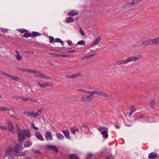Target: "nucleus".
I'll list each match as a JSON object with an SVG mask.
<instances>
[{"instance_id": "2", "label": "nucleus", "mask_w": 159, "mask_h": 159, "mask_svg": "<svg viewBox=\"0 0 159 159\" xmlns=\"http://www.w3.org/2000/svg\"><path fill=\"white\" fill-rule=\"evenodd\" d=\"M157 41V38L153 39H149L143 41L142 44L145 45L157 44H158Z\"/></svg>"}, {"instance_id": "19", "label": "nucleus", "mask_w": 159, "mask_h": 159, "mask_svg": "<svg viewBox=\"0 0 159 159\" xmlns=\"http://www.w3.org/2000/svg\"><path fill=\"white\" fill-rule=\"evenodd\" d=\"M68 157L70 159H79L78 156L75 154H70Z\"/></svg>"}, {"instance_id": "7", "label": "nucleus", "mask_w": 159, "mask_h": 159, "mask_svg": "<svg viewBox=\"0 0 159 159\" xmlns=\"http://www.w3.org/2000/svg\"><path fill=\"white\" fill-rule=\"evenodd\" d=\"M0 72L2 74L4 75L7 76L8 77L11 79L13 80H15L16 81H18L19 80V79L16 76H15L11 75L8 74L2 71H0Z\"/></svg>"}, {"instance_id": "33", "label": "nucleus", "mask_w": 159, "mask_h": 159, "mask_svg": "<svg viewBox=\"0 0 159 159\" xmlns=\"http://www.w3.org/2000/svg\"><path fill=\"white\" fill-rule=\"evenodd\" d=\"M19 149L18 146L17 144L14 148V152L16 153V154H17L19 152Z\"/></svg>"}, {"instance_id": "63", "label": "nucleus", "mask_w": 159, "mask_h": 159, "mask_svg": "<svg viewBox=\"0 0 159 159\" xmlns=\"http://www.w3.org/2000/svg\"><path fill=\"white\" fill-rule=\"evenodd\" d=\"M32 125H33V128L34 129H37V130L38 129V128L37 127H35L33 123H32Z\"/></svg>"}, {"instance_id": "10", "label": "nucleus", "mask_w": 159, "mask_h": 159, "mask_svg": "<svg viewBox=\"0 0 159 159\" xmlns=\"http://www.w3.org/2000/svg\"><path fill=\"white\" fill-rule=\"evenodd\" d=\"M79 12L77 10H72L67 13V15L70 16H75L78 15Z\"/></svg>"}, {"instance_id": "36", "label": "nucleus", "mask_w": 159, "mask_h": 159, "mask_svg": "<svg viewBox=\"0 0 159 159\" xmlns=\"http://www.w3.org/2000/svg\"><path fill=\"white\" fill-rule=\"evenodd\" d=\"M11 110V109L9 108H8L6 107H0V111H5L6 110Z\"/></svg>"}, {"instance_id": "47", "label": "nucleus", "mask_w": 159, "mask_h": 159, "mask_svg": "<svg viewBox=\"0 0 159 159\" xmlns=\"http://www.w3.org/2000/svg\"><path fill=\"white\" fill-rule=\"evenodd\" d=\"M113 158V156L111 155H109L108 156H107L105 159H112Z\"/></svg>"}, {"instance_id": "21", "label": "nucleus", "mask_w": 159, "mask_h": 159, "mask_svg": "<svg viewBox=\"0 0 159 159\" xmlns=\"http://www.w3.org/2000/svg\"><path fill=\"white\" fill-rule=\"evenodd\" d=\"M41 35V34L35 31H33L31 33V37H35L37 36H40Z\"/></svg>"}, {"instance_id": "22", "label": "nucleus", "mask_w": 159, "mask_h": 159, "mask_svg": "<svg viewBox=\"0 0 159 159\" xmlns=\"http://www.w3.org/2000/svg\"><path fill=\"white\" fill-rule=\"evenodd\" d=\"M39 77L40 78H43L45 79H51V78L50 77L42 73H41Z\"/></svg>"}, {"instance_id": "55", "label": "nucleus", "mask_w": 159, "mask_h": 159, "mask_svg": "<svg viewBox=\"0 0 159 159\" xmlns=\"http://www.w3.org/2000/svg\"><path fill=\"white\" fill-rule=\"evenodd\" d=\"M80 34L84 36V34L81 28H80Z\"/></svg>"}, {"instance_id": "40", "label": "nucleus", "mask_w": 159, "mask_h": 159, "mask_svg": "<svg viewBox=\"0 0 159 159\" xmlns=\"http://www.w3.org/2000/svg\"><path fill=\"white\" fill-rule=\"evenodd\" d=\"M85 44V42L83 40L79 41L77 43V45H84Z\"/></svg>"}, {"instance_id": "1", "label": "nucleus", "mask_w": 159, "mask_h": 159, "mask_svg": "<svg viewBox=\"0 0 159 159\" xmlns=\"http://www.w3.org/2000/svg\"><path fill=\"white\" fill-rule=\"evenodd\" d=\"M142 58V56L141 55H138L136 56H132L128 58L126 60H122L118 61L116 62V64L119 66L122 64H126L131 61H135L138 60H139Z\"/></svg>"}, {"instance_id": "17", "label": "nucleus", "mask_w": 159, "mask_h": 159, "mask_svg": "<svg viewBox=\"0 0 159 159\" xmlns=\"http://www.w3.org/2000/svg\"><path fill=\"white\" fill-rule=\"evenodd\" d=\"M13 151V148L11 147H9L8 148L6 151V153L4 155L5 156H7L11 153H12Z\"/></svg>"}, {"instance_id": "35", "label": "nucleus", "mask_w": 159, "mask_h": 159, "mask_svg": "<svg viewBox=\"0 0 159 159\" xmlns=\"http://www.w3.org/2000/svg\"><path fill=\"white\" fill-rule=\"evenodd\" d=\"M17 30L22 34L24 33L27 32H28V30L23 29H18Z\"/></svg>"}, {"instance_id": "64", "label": "nucleus", "mask_w": 159, "mask_h": 159, "mask_svg": "<svg viewBox=\"0 0 159 159\" xmlns=\"http://www.w3.org/2000/svg\"><path fill=\"white\" fill-rule=\"evenodd\" d=\"M51 50L56 52H58L59 50L55 48H52L51 49Z\"/></svg>"}, {"instance_id": "16", "label": "nucleus", "mask_w": 159, "mask_h": 159, "mask_svg": "<svg viewBox=\"0 0 159 159\" xmlns=\"http://www.w3.org/2000/svg\"><path fill=\"white\" fill-rule=\"evenodd\" d=\"M25 136L28 138L30 137L31 136L30 131L27 129H23L22 131Z\"/></svg>"}, {"instance_id": "3", "label": "nucleus", "mask_w": 159, "mask_h": 159, "mask_svg": "<svg viewBox=\"0 0 159 159\" xmlns=\"http://www.w3.org/2000/svg\"><path fill=\"white\" fill-rule=\"evenodd\" d=\"M98 130L101 132L103 138L107 139L108 137V129L105 127H101L98 128Z\"/></svg>"}, {"instance_id": "30", "label": "nucleus", "mask_w": 159, "mask_h": 159, "mask_svg": "<svg viewBox=\"0 0 159 159\" xmlns=\"http://www.w3.org/2000/svg\"><path fill=\"white\" fill-rule=\"evenodd\" d=\"M7 159H18L17 156H16L15 154H12L10 155Z\"/></svg>"}, {"instance_id": "24", "label": "nucleus", "mask_w": 159, "mask_h": 159, "mask_svg": "<svg viewBox=\"0 0 159 159\" xmlns=\"http://www.w3.org/2000/svg\"><path fill=\"white\" fill-rule=\"evenodd\" d=\"M32 145V143L30 141H26L24 142V146L25 148L30 147Z\"/></svg>"}, {"instance_id": "50", "label": "nucleus", "mask_w": 159, "mask_h": 159, "mask_svg": "<svg viewBox=\"0 0 159 159\" xmlns=\"http://www.w3.org/2000/svg\"><path fill=\"white\" fill-rule=\"evenodd\" d=\"M61 40L59 38H56L55 39L54 42L60 43L61 41Z\"/></svg>"}, {"instance_id": "46", "label": "nucleus", "mask_w": 159, "mask_h": 159, "mask_svg": "<svg viewBox=\"0 0 159 159\" xmlns=\"http://www.w3.org/2000/svg\"><path fill=\"white\" fill-rule=\"evenodd\" d=\"M18 145V147L19 149V150H22L23 149V147L22 146L20 145V144H17Z\"/></svg>"}, {"instance_id": "48", "label": "nucleus", "mask_w": 159, "mask_h": 159, "mask_svg": "<svg viewBox=\"0 0 159 159\" xmlns=\"http://www.w3.org/2000/svg\"><path fill=\"white\" fill-rule=\"evenodd\" d=\"M88 158H91V157L93 156V154L91 153H89L87 155Z\"/></svg>"}, {"instance_id": "59", "label": "nucleus", "mask_w": 159, "mask_h": 159, "mask_svg": "<svg viewBox=\"0 0 159 159\" xmlns=\"http://www.w3.org/2000/svg\"><path fill=\"white\" fill-rule=\"evenodd\" d=\"M53 56L54 57H60V54L54 53V54H53Z\"/></svg>"}, {"instance_id": "18", "label": "nucleus", "mask_w": 159, "mask_h": 159, "mask_svg": "<svg viewBox=\"0 0 159 159\" xmlns=\"http://www.w3.org/2000/svg\"><path fill=\"white\" fill-rule=\"evenodd\" d=\"M62 132L63 133L66 138L68 139H70L69 135V133L67 130H62Z\"/></svg>"}, {"instance_id": "42", "label": "nucleus", "mask_w": 159, "mask_h": 159, "mask_svg": "<svg viewBox=\"0 0 159 159\" xmlns=\"http://www.w3.org/2000/svg\"><path fill=\"white\" fill-rule=\"evenodd\" d=\"M7 127L4 126H2L0 125V129L2 130H6L7 129Z\"/></svg>"}, {"instance_id": "34", "label": "nucleus", "mask_w": 159, "mask_h": 159, "mask_svg": "<svg viewBox=\"0 0 159 159\" xmlns=\"http://www.w3.org/2000/svg\"><path fill=\"white\" fill-rule=\"evenodd\" d=\"M32 69H27L26 68H20V70L22 71H25L27 72L30 73H31V72H30V71H31Z\"/></svg>"}, {"instance_id": "31", "label": "nucleus", "mask_w": 159, "mask_h": 159, "mask_svg": "<svg viewBox=\"0 0 159 159\" xmlns=\"http://www.w3.org/2000/svg\"><path fill=\"white\" fill-rule=\"evenodd\" d=\"M23 113L26 116H33V111H26L23 112Z\"/></svg>"}, {"instance_id": "61", "label": "nucleus", "mask_w": 159, "mask_h": 159, "mask_svg": "<svg viewBox=\"0 0 159 159\" xmlns=\"http://www.w3.org/2000/svg\"><path fill=\"white\" fill-rule=\"evenodd\" d=\"M34 152L35 153H38L39 154H41V152L39 150H36L34 151Z\"/></svg>"}, {"instance_id": "14", "label": "nucleus", "mask_w": 159, "mask_h": 159, "mask_svg": "<svg viewBox=\"0 0 159 159\" xmlns=\"http://www.w3.org/2000/svg\"><path fill=\"white\" fill-rule=\"evenodd\" d=\"M157 157V154L154 152H152L150 153L148 156V158L150 159H155Z\"/></svg>"}, {"instance_id": "28", "label": "nucleus", "mask_w": 159, "mask_h": 159, "mask_svg": "<svg viewBox=\"0 0 159 159\" xmlns=\"http://www.w3.org/2000/svg\"><path fill=\"white\" fill-rule=\"evenodd\" d=\"M74 21V19L71 17H68L67 18L66 20V22L67 23H69L70 22H73Z\"/></svg>"}, {"instance_id": "58", "label": "nucleus", "mask_w": 159, "mask_h": 159, "mask_svg": "<svg viewBox=\"0 0 159 159\" xmlns=\"http://www.w3.org/2000/svg\"><path fill=\"white\" fill-rule=\"evenodd\" d=\"M76 51L75 50H68L67 52V53H73L74 52H75Z\"/></svg>"}, {"instance_id": "45", "label": "nucleus", "mask_w": 159, "mask_h": 159, "mask_svg": "<svg viewBox=\"0 0 159 159\" xmlns=\"http://www.w3.org/2000/svg\"><path fill=\"white\" fill-rule=\"evenodd\" d=\"M49 39L50 40L49 42L50 43H52L54 40V38L52 36H49Z\"/></svg>"}, {"instance_id": "8", "label": "nucleus", "mask_w": 159, "mask_h": 159, "mask_svg": "<svg viewBox=\"0 0 159 159\" xmlns=\"http://www.w3.org/2000/svg\"><path fill=\"white\" fill-rule=\"evenodd\" d=\"M17 134L18 137V141L20 143H22L25 139V137L24 134L22 132L18 133Z\"/></svg>"}, {"instance_id": "9", "label": "nucleus", "mask_w": 159, "mask_h": 159, "mask_svg": "<svg viewBox=\"0 0 159 159\" xmlns=\"http://www.w3.org/2000/svg\"><path fill=\"white\" fill-rule=\"evenodd\" d=\"M7 124L8 127L9 131L11 133H14L15 132L14 130V127L12 122L10 121H8L7 122Z\"/></svg>"}, {"instance_id": "27", "label": "nucleus", "mask_w": 159, "mask_h": 159, "mask_svg": "<svg viewBox=\"0 0 159 159\" xmlns=\"http://www.w3.org/2000/svg\"><path fill=\"white\" fill-rule=\"evenodd\" d=\"M15 52L16 53V54L15 55L18 61H20L22 57L20 55L19 52L17 50H16Z\"/></svg>"}, {"instance_id": "43", "label": "nucleus", "mask_w": 159, "mask_h": 159, "mask_svg": "<svg viewBox=\"0 0 159 159\" xmlns=\"http://www.w3.org/2000/svg\"><path fill=\"white\" fill-rule=\"evenodd\" d=\"M134 5V4H133V2H129L128 3H127V6H128L129 7H131L132 6H133Z\"/></svg>"}, {"instance_id": "62", "label": "nucleus", "mask_w": 159, "mask_h": 159, "mask_svg": "<svg viewBox=\"0 0 159 159\" xmlns=\"http://www.w3.org/2000/svg\"><path fill=\"white\" fill-rule=\"evenodd\" d=\"M89 57H88V56H84V57H82L81 59V60H84V59H87V58H88Z\"/></svg>"}, {"instance_id": "54", "label": "nucleus", "mask_w": 159, "mask_h": 159, "mask_svg": "<svg viewBox=\"0 0 159 159\" xmlns=\"http://www.w3.org/2000/svg\"><path fill=\"white\" fill-rule=\"evenodd\" d=\"M22 100L25 102H27L29 100V98H24L22 97Z\"/></svg>"}, {"instance_id": "52", "label": "nucleus", "mask_w": 159, "mask_h": 159, "mask_svg": "<svg viewBox=\"0 0 159 159\" xmlns=\"http://www.w3.org/2000/svg\"><path fill=\"white\" fill-rule=\"evenodd\" d=\"M143 115H141L137 117L134 120H139V119L143 118Z\"/></svg>"}, {"instance_id": "11", "label": "nucleus", "mask_w": 159, "mask_h": 159, "mask_svg": "<svg viewBox=\"0 0 159 159\" xmlns=\"http://www.w3.org/2000/svg\"><path fill=\"white\" fill-rule=\"evenodd\" d=\"M45 135V139L47 140L48 141L49 140H52V137L50 132L47 131L46 132Z\"/></svg>"}, {"instance_id": "13", "label": "nucleus", "mask_w": 159, "mask_h": 159, "mask_svg": "<svg viewBox=\"0 0 159 159\" xmlns=\"http://www.w3.org/2000/svg\"><path fill=\"white\" fill-rule=\"evenodd\" d=\"M80 129L82 132H87L89 130L88 126L84 125L80 126Z\"/></svg>"}, {"instance_id": "37", "label": "nucleus", "mask_w": 159, "mask_h": 159, "mask_svg": "<svg viewBox=\"0 0 159 159\" xmlns=\"http://www.w3.org/2000/svg\"><path fill=\"white\" fill-rule=\"evenodd\" d=\"M16 131L17 133V134H18V133H19V132H21V129L19 126L17 124H16Z\"/></svg>"}, {"instance_id": "38", "label": "nucleus", "mask_w": 159, "mask_h": 159, "mask_svg": "<svg viewBox=\"0 0 159 159\" xmlns=\"http://www.w3.org/2000/svg\"><path fill=\"white\" fill-rule=\"evenodd\" d=\"M26 33H25L23 35V37L25 38H28L29 37H31V33H29L25 32Z\"/></svg>"}, {"instance_id": "53", "label": "nucleus", "mask_w": 159, "mask_h": 159, "mask_svg": "<svg viewBox=\"0 0 159 159\" xmlns=\"http://www.w3.org/2000/svg\"><path fill=\"white\" fill-rule=\"evenodd\" d=\"M133 4H135L138 3L139 2L138 0H133L132 1Z\"/></svg>"}, {"instance_id": "56", "label": "nucleus", "mask_w": 159, "mask_h": 159, "mask_svg": "<svg viewBox=\"0 0 159 159\" xmlns=\"http://www.w3.org/2000/svg\"><path fill=\"white\" fill-rule=\"evenodd\" d=\"M60 57H69V56L68 55H62L61 54H60Z\"/></svg>"}, {"instance_id": "20", "label": "nucleus", "mask_w": 159, "mask_h": 159, "mask_svg": "<svg viewBox=\"0 0 159 159\" xmlns=\"http://www.w3.org/2000/svg\"><path fill=\"white\" fill-rule=\"evenodd\" d=\"M35 136L36 137L39 139L40 140H44V139L42 134L40 133L39 132L36 133L35 134Z\"/></svg>"}, {"instance_id": "41", "label": "nucleus", "mask_w": 159, "mask_h": 159, "mask_svg": "<svg viewBox=\"0 0 159 159\" xmlns=\"http://www.w3.org/2000/svg\"><path fill=\"white\" fill-rule=\"evenodd\" d=\"M29 100L31 102H38V101L37 100L35 99H32L31 98H29Z\"/></svg>"}, {"instance_id": "49", "label": "nucleus", "mask_w": 159, "mask_h": 159, "mask_svg": "<svg viewBox=\"0 0 159 159\" xmlns=\"http://www.w3.org/2000/svg\"><path fill=\"white\" fill-rule=\"evenodd\" d=\"M25 52L26 53H30V54H33L34 53L33 51H29V50H26V51H25Z\"/></svg>"}, {"instance_id": "57", "label": "nucleus", "mask_w": 159, "mask_h": 159, "mask_svg": "<svg viewBox=\"0 0 159 159\" xmlns=\"http://www.w3.org/2000/svg\"><path fill=\"white\" fill-rule=\"evenodd\" d=\"M11 116L13 118H14L16 119L17 121L19 120V119L17 118L16 116L13 115H11Z\"/></svg>"}, {"instance_id": "5", "label": "nucleus", "mask_w": 159, "mask_h": 159, "mask_svg": "<svg viewBox=\"0 0 159 159\" xmlns=\"http://www.w3.org/2000/svg\"><path fill=\"white\" fill-rule=\"evenodd\" d=\"M93 98V96L84 95L82 96L81 99L82 101L84 102H89L92 101Z\"/></svg>"}, {"instance_id": "29", "label": "nucleus", "mask_w": 159, "mask_h": 159, "mask_svg": "<svg viewBox=\"0 0 159 159\" xmlns=\"http://www.w3.org/2000/svg\"><path fill=\"white\" fill-rule=\"evenodd\" d=\"M100 40L101 39L100 38H97L96 39V40L94 41V42L93 43L92 46H93L96 45L100 42Z\"/></svg>"}, {"instance_id": "60", "label": "nucleus", "mask_w": 159, "mask_h": 159, "mask_svg": "<svg viewBox=\"0 0 159 159\" xmlns=\"http://www.w3.org/2000/svg\"><path fill=\"white\" fill-rule=\"evenodd\" d=\"M67 42L69 45H70L72 44V42L70 40H67Z\"/></svg>"}, {"instance_id": "44", "label": "nucleus", "mask_w": 159, "mask_h": 159, "mask_svg": "<svg viewBox=\"0 0 159 159\" xmlns=\"http://www.w3.org/2000/svg\"><path fill=\"white\" fill-rule=\"evenodd\" d=\"M1 31L4 33H7L8 30V29H4L3 28H1L0 29Z\"/></svg>"}, {"instance_id": "6", "label": "nucleus", "mask_w": 159, "mask_h": 159, "mask_svg": "<svg viewBox=\"0 0 159 159\" xmlns=\"http://www.w3.org/2000/svg\"><path fill=\"white\" fill-rule=\"evenodd\" d=\"M37 85L39 86V87L41 88H46L52 86V83L49 82L40 83L39 82L37 81Z\"/></svg>"}, {"instance_id": "26", "label": "nucleus", "mask_w": 159, "mask_h": 159, "mask_svg": "<svg viewBox=\"0 0 159 159\" xmlns=\"http://www.w3.org/2000/svg\"><path fill=\"white\" fill-rule=\"evenodd\" d=\"M30 72H31V73H33L36 74V76H38L39 77L41 73V72L39 71L34 70H31V71H30Z\"/></svg>"}, {"instance_id": "12", "label": "nucleus", "mask_w": 159, "mask_h": 159, "mask_svg": "<svg viewBox=\"0 0 159 159\" xmlns=\"http://www.w3.org/2000/svg\"><path fill=\"white\" fill-rule=\"evenodd\" d=\"M42 111V108H41L38 110L36 113H34V112L33 111L32 116L34 118L37 117L41 114Z\"/></svg>"}, {"instance_id": "4", "label": "nucleus", "mask_w": 159, "mask_h": 159, "mask_svg": "<svg viewBox=\"0 0 159 159\" xmlns=\"http://www.w3.org/2000/svg\"><path fill=\"white\" fill-rule=\"evenodd\" d=\"M85 93L87 94H89L90 96H93V95L95 94L99 96H103L105 97H107L108 96V95L106 93H104L102 92L97 91H90L86 90Z\"/></svg>"}, {"instance_id": "39", "label": "nucleus", "mask_w": 159, "mask_h": 159, "mask_svg": "<svg viewBox=\"0 0 159 159\" xmlns=\"http://www.w3.org/2000/svg\"><path fill=\"white\" fill-rule=\"evenodd\" d=\"M52 147L51 150H55V152H58V149L55 146H49Z\"/></svg>"}, {"instance_id": "23", "label": "nucleus", "mask_w": 159, "mask_h": 159, "mask_svg": "<svg viewBox=\"0 0 159 159\" xmlns=\"http://www.w3.org/2000/svg\"><path fill=\"white\" fill-rule=\"evenodd\" d=\"M155 100L154 98H152L151 99V102H150V105L152 109H153L155 107Z\"/></svg>"}, {"instance_id": "25", "label": "nucleus", "mask_w": 159, "mask_h": 159, "mask_svg": "<svg viewBox=\"0 0 159 159\" xmlns=\"http://www.w3.org/2000/svg\"><path fill=\"white\" fill-rule=\"evenodd\" d=\"M56 135L57 139L60 140H62L64 139V137L63 135L61 134L57 133Z\"/></svg>"}, {"instance_id": "51", "label": "nucleus", "mask_w": 159, "mask_h": 159, "mask_svg": "<svg viewBox=\"0 0 159 159\" xmlns=\"http://www.w3.org/2000/svg\"><path fill=\"white\" fill-rule=\"evenodd\" d=\"M136 111V109L135 108H134L133 110H131L129 114V116H130V115H132V114Z\"/></svg>"}, {"instance_id": "15", "label": "nucleus", "mask_w": 159, "mask_h": 159, "mask_svg": "<svg viewBox=\"0 0 159 159\" xmlns=\"http://www.w3.org/2000/svg\"><path fill=\"white\" fill-rule=\"evenodd\" d=\"M80 73H78L77 74H75L72 75H66L65 77L67 78H74L78 77L79 76H80Z\"/></svg>"}, {"instance_id": "32", "label": "nucleus", "mask_w": 159, "mask_h": 159, "mask_svg": "<svg viewBox=\"0 0 159 159\" xmlns=\"http://www.w3.org/2000/svg\"><path fill=\"white\" fill-rule=\"evenodd\" d=\"M71 131L73 134H75V132L76 131H78L79 129L77 127H74L71 128Z\"/></svg>"}]
</instances>
